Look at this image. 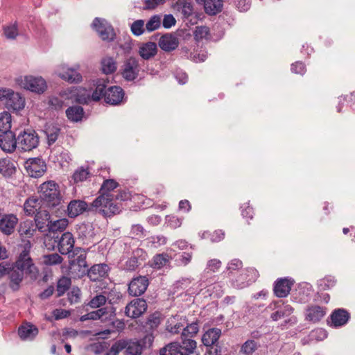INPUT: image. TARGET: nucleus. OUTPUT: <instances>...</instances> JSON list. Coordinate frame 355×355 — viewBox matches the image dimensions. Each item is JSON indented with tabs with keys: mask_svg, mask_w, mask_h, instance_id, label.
I'll return each instance as SVG.
<instances>
[{
	"mask_svg": "<svg viewBox=\"0 0 355 355\" xmlns=\"http://www.w3.org/2000/svg\"><path fill=\"white\" fill-rule=\"evenodd\" d=\"M119 187V183L113 179L103 181L100 190V195L91 203V209L104 217H111L119 214L121 207L114 202V195L111 191Z\"/></svg>",
	"mask_w": 355,
	"mask_h": 355,
	"instance_id": "obj_1",
	"label": "nucleus"
},
{
	"mask_svg": "<svg viewBox=\"0 0 355 355\" xmlns=\"http://www.w3.org/2000/svg\"><path fill=\"white\" fill-rule=\"evenodd\" d=\"M40 200L49 208H55L61 205L62 196L59 185L54 181H48L40 185Z\"/></svg>",
	"mask_w": 355,
	"mask_h": 355,
	"instance_id": "obj_2",
	"label": "nucleus"
},
{
	"mask_svg": "<svg viewBox=\"0 0 355 355\" xmlns=\"http://www.w3.org/2000/svg\"><path fill=\"white\" fill-rule=\"evenodd\" d=\"M26 245L28 246V249L25 247L20 252L16 261L12 264L25 272L32 279H35L38 275V270L30 256V241H27Z\"/></svg>",
	"mask_w": 355,
	"mask_h": 355,
	"instance_id": "obj_3",
	"label": "nucleus"
},
{
	"mask_svg": "<svg viewBox=\"0 0 355 355\" xmlns=\"http://www.w3.org/2000/svg\"><path fill=\"white\" fill-rule=\"evenodd\" d=\"M17 82L24 89L37 94L44 93L47 88L45 80L41 76L19 77L17 79Z\"/></svg>",
	"mask_w": 355,
	"mask_h": 355,
	"instance_id": "obj_4",
	"label": "nucleus"
},
{
	"mask_svg": "<svg viewBox=\"0 0 355 355\" xmlns=\"http://www.w3.org/2000/svg\"><path fill=\"white\" fill-rule=\"evenodd\" d=\"M17 148L20 151H31L37 147L39 137L33 130H24L17 137Z\"/></svg>",
	"mask_w": 355,
	"mask_h": 355,
	"instance_id": "obj_5",
	"label": "nucleus"
},
{
	"mask_svg": "<svg viewBox=\"0 0 355 355\" xmlns=\"http://www.w3.org/2000/svg\"><path fill=\"white\" fill-rule=\"evenodd\" d=\"M92 25L102 40L110 42L115 39L114 28L105 19L96 17Z\"/></svg>",
	"mask_w": 355,
	"mask_h": 355,
	"instance_id": "obj_6",
	"label": "nucleus"
},
{
	"mask_svg": "<svg viewBox=\"0 0 355 355\" xmlns=\"http://www.w3.org/2000/svg\"><path fill=\"white\" fill-rule=\"evenodd\" d=\"M148 305L143 298H135L131 300L125 307L124 314L132 319L141 316L147 310Z\"/></svg>",
	"mask_w": 355,
	"mask_h": 355,
	"instance_id": "obj_7",
	"label": "nucleus"
},
{
	"mask_svg": "<svg viewBox=\"0 0 355 355\" xmlns=\"http://www.w3.org/2000/svg\"><path fill=\"white\" fill-rule=\"evenodd\" d=\"M94 90L90 95L88 94L87 96L83 95H78L77 100L80 103H87L90 99L94 101H99L104 98V94L106 92L107 82L105 79H97L94 80Z\"/></svg>",
	"mask_w": 355,
	"mask_h": 355,
	"instance_id": "obj_8",
	"label": "nucleus"
},
{
	"mask_svg": "<svg viewBox=\"0 0 355 355\" xmlns=\"http://www.w3.org/2000/svg\"><path fill=\"white\" fill-rule=\"evenodd\" d=\"M139 71L140 64L138 59L130 57L124 61L121 75L125 80H135L138 77Z\"/></svg>",
	"mask_w": 355,
	"mask_h": 355,
	"instance_id": "obj_9",
	"label": "nucleus"
},
{
	"mask_svg": "<svg viewBox=\"0 0 355 355\" xmlns=\"http://www.w3.org/2000/svg\"><path fill=\"white\" fill-rule=\"evenodd\" d=\"M54 240L57 243L58 251L62 254H69V257H71L73 250L76 248H74L75 240L73 234L69 232H66L62 234L60 237L56 236Z\"/></svg>",
	"mask_w": 355,
	"mask_h": 355,
	"instance_id": "obj_10",
	"label": "nucleus"
},
{
	"mask_svg": "<svg viewBox=\"0 0 355 355\" xmlns=\"http://www.w3.org/2000/svg\"><path fill=\"white\" fill-rule=\"evenodd\" d=\"M55 73L61 79L69 83H79L82 81V75L74 68L68 67L65 64L58 67Z\"/></svg>",
	"mask_w": 355,
	"mask_h": 355,
	"instance_id": "obj_11",
	"label": "nucleus"
},
{
	"mask_svg": "<svg viewBox=\"0 0 355 355\" xmlns=\"http://www.w3.org/2000/svg\"><path fill=\"white\" fill-rule=\"evenodd\" d=\"M76 256L77 257L71 261V265L73 268H78V277H81L86 275V271L88 268V265L86 261L87 254L83 249L77 247L73 250L71 257H74Z\"/></svg>",
	"mask_w": 355,
	"mask_h": 355,
	"instance_id": "obj_12",
	"label": "nucleus"
},
{
	"mask_svg": "<svg viewBox=\"0 0 355 355\" xmlns=\"http://www.w3.org/2000/svg\"><path fill=\"white\" fill-rule=\"evenodd\" d=\"M25 168L28 175L33 178L42 176L46 170L44 161L40 158H30L25 162Z\"/></svg>",
	"mask_w": 355,
	"mask_h": 355,
	"instance_id": "obj_13",
	"label": "nucleus"
},
{
	"mask_svg": "<svg viewBox=\"0 0 355 355\" xmlns=\"http://www.w3.org/2000/svg\"><path fill=\"white\" fill-rule=\"evenodd\" d=\"M148 279L145 276L135 277L128 284V293L132 296H140L148 286Z\"/></svg>",
	"mask_w": 355,
	"mask_h": 355,
	"instance_id": "obj_14",
	"label": "nucleus"
},
{
	"mask_svg": "<svg viewBox=\"0 0 355 355\" xmlns=\"http://www.w3.org/2000/svg\"><path fill=\"white\" fill-rule=\"evenodd\" d=\"M0 148L6 153H12L17 148V138L12 131H6L0 135Z\"/></svg>",
	"mask_w": 355,
	"mask_h": 355,
	"instance_id": "obj_15",
	"label": "nucleus"
},
{
	"mask_svg": "<svg viewBox=\"0 0 355 355\" xmlns=\"http://www.w3.org/2000/svg\"><path fill=\"white\" fill-rule=\"evenodd\" d=\"M90 207L91 204L88 205L87 203L83 200H73L67 206V215L70 218H76L86 211L95 212V211L91 209Z\"/></svg>",
	"mask_w": 355,
	"mask_h": 355,
	"instance_id": "obj_16",
	"label": "nucleus"
},
{
	"mask_svg": "<svg viewBox=\"0 0 355 355\" xmlns=\"http://www.w3.org/2000/svg\"><path fill=\"white\" fill-rule=\"evenodd\" d=\"M124 97L123 89L119 86L110 87L104 94V101L110 105H119Z\"/></svg>",
	"mask_w": 355,
	"mask_h": 355,
	"instance_id": "obj_17",
	"label": "nucleus"
},
{
	"mask_svg": "<svg viewBox=\"0 0 355 355\" xmlns=\"http://www.w3.org/2000/svg\"><path fill=\"white\" fill-rule=\"evenodd\" d=\"M25 273L26 272L22 271L20 268L11 264L8 276L9 279V286L12 291H16L19 290Z\"/></svg>",
	"mask_w": 355,
	"mask_h": 355,
	"instance_id": "obj_18",
	"label": "nucleus"
},
{
	"mask_svg": "<svg viewBox=\"0 0 355 355\" xmlns=\"http://www.w3.org/2000/svg\"><path fill=\"white\" fill-rule=\"evenodd\" d=\"M18 223V218L14 214H4L0 220V230L6 235L12 234Z\"/></svg>",
	"mask_w": 355,
	"mask_h": 355,
	"instance_id": "obj_19",
	"label": "nucleus"
},
{
	"mask_svg": "<svg viewBox=\"0 0 355 355\" xmlns=\"http://www.w3.org/2000/svg\"><path fill=\"white\" fill-rule=\"evenodd\" d=\"M293 285V282L288 278H280L277 279L274 286V293L277 297H286Z\"/></svg>",
	"mask_w": 355,
	"mask_h": 355,
	"instance_id": "obj_20",
	"label": "nucleus"
},
{
	"mask_svg": "<svg viewBox=\"0 0 355 355\" xmlns=\"http://www.w3.org/2000/svg\"><path fill=\"white\" fill-rule=\"evenodd\" d=\"M109 266L105 263L95 264L90 269H87L86 274L92 282L99 281L107 275Z\"/></svg>",
	"mask_w": 355,
	"mask_h": 355,
	"instance_id": "obj_21",
	"label": "nucleus"
},
{
	"mask_svg": "<svg viewBox=\"0 0 355 355\" xmlns=\"http://www.w3.org/2000/svg\"><path fill=\"white\" fill-rule=\"evenodd\" d=\"M159 46L166 52L176 49L179 45L178 38L173 33L163 35L159 40Z\"/></svg>",
	"mask_w": 355,
	"mask_h": 355,
	"instance_id": "obj_22",
	"label": "nucleus"
},
{
	"mask_svg": "<svg viewBox=\"0 0 355 355\" xmlns=\"http://www.w3.org/2000/svg\"><path fill=\"white\" fill-rule=\"evenodd\" d=\"M327 309L318 305H311L306 308L305 319L313 323L319 322L326 315Z\"/></svg>",
	"mask_w": 355,
	"mask_h": 355,
	"instance_id": "obj_23",
	"label": "nucleus"
},
{
	"mask_svg": "<svg viewBox=\"0 0 355 355\" xmlns=\"http://www.w3.org/2000/svg\"><path fill=\"white\" fill-rule=\"evenodd\" d=\"M38 333V328L30 322L21 324L18 329V334L23 340H33Z\"/></svg>",
	"mask_w": 355,
	"mask_h": 355,
	"instance_id": "obj_24",
	"label": "nucleus"
},
{
	"mask_svg": "<svg viewBox=\"0 0 355 355\" xmlns=\"http://www.w3.org/2000/svg\"><path fill=\"white\" fill-rule=\"evenodd\" d=\"M6 103L8 109L19 111L24 107L25 100L19 93L10 89V94L8 95Z\"/></svg>",
	"mask_w": 355,
	"mask_h": 355,
	"instance_id": "obj_25",
	"label": "nucleus"
},
{
	"mask_svg": "<svg viewBox=\"0 0 355 355\" xmlns=\"http://www.w3.org/2000/svg\"><path fill=\"white\" fill-rule=\"evenodd\" d=\"M349 318L350 314L345 309H336L331 314V326L334 327L343 326L347 324Z\"/></svg>",
	"mask_w": 355,
	"mask_h": 355,
	"instance_id": "obj_26",
	"label": "nucleus"
},
{
	"mask_svg": "<svg viewBox=\"0 0 355 355\" xmlns=\"http://www.w3.org/2000/svg\"><path fill=\"white\" fill-rule=\"evenodd\" d=\"M51 216L46 210H40L35 215L34 223L40 232H44L49 227Z\"/></svg>",
	"mask_w": 355,
	"mask_h": 355,
	"instance_id": "obj_27",
	"label": "nucleus"
},
{
	"mask_svg": "<svg viewBox=\"0 0 355 355\" xmlns=\"http://www.w3.org/2000/svg\"><path fill=\"white\" fill-rule=\"evenodd\" d=\"M37 230V225L32 220H26L19 223L18 232L21 237L31 238Z\"/></svg>",
	"mask_w": 355,
	"mask_h": 355,
	"instance_id": "obj_28",
	"label": "nucleus"
},
{
	"mask_svg": "<svg viewBox=\"0 0 355 355\" xmlns=\"http://www.w3.org/2000/svg\"><path fill=\"white\" fill-rule=\"evenodd\" d=\"M220 336L221 330L220 329L211 328L203 334L202 342L205 346L211 347L217 343Z\"/></svg>",
	"mask_w": 355,
	"mask_h": 355,
	"instance_id": "obj_29",
	"label": "nucleus"
},
{
	"mask_svg": "<svg viewBox=\"0 0 355 355\" xmlns=\"http://www.w3.org/2000/svg\"><path fill=\"white\" fill-rule=\"evenodd\" d=\"M157 51V44L153 42H148L139 46V54L143 59L149 60L156 55Z\"/></svg>",
	"mask_w": 355,
	"mask_h": 355,
	"instance_id": "obj_30",
	"label": "nucleus"
},
{
	"mask_svg": "<svg viewBox=\"0 0 355 355\" xmlns=\"http://www.w3.org/2000/svg\"><path fill=\"white\" fill-rule=\"evenodd\" d=\"M202 3L204 5L205 12L209 15H215L223 8L222 0H204Z\"/></svg>",
	"mask_w": 355,
	"mask_h": 355,
	"instance_id": "obj_31",
	"label": "nucleus"
},
{
	"mask_svg": "<svg viewBox=\"0 0 355 355\" xmlns=\"http://www.w3.org/2000/svg\"><path fill=\"white\" fill-rule=\"evenodd\" d=\"M145 252L141 248H137L132 252V256L125 262L123 269L128 271L135 270L140 264L139 257H141Z\"/></svg>",
	"mask_w": 355,
	"mask_h": 355,
	"instance_id": "obj_32",
	"label": "nucleus"
},
{
	"mask_svg": "<svg viewBox=\"0 0 355 355\" xmlns=\"http://www.w3.org/2000/svg\"><path fill=\"white\" fill-rule=\"evenodd\" d=\"M69 221L67 218L58 219L55 221H51V223H49L47 230L49 231L50 236L55 239L56 237L55 236V234L57 232H63L67 227Z\"/></svg>",
	"mask_w": 355,
	"mask_h": 355,
	"instance_id": "obj_33",
	"label": "nucleus"
},
{
	"mask_svg": "<svg viewBox=\"0 0 355 355\" xmlns=\"http://www.w3.org/2000/svg\"><path fill=\"white\" fill-rule=\"evenodd\" d=\"M99 320L102 322H110L116 318V308L113 306H106L98 309Z\"/></svg>",
	"mask_w": 355,
	"mask_h": 355,
	"instance_id": "obj_34",
	"label": "nucleus"
},
{
	"mask_svg": "<svg viewBox=\"0 0 355 355\" xmlns=\"http://www.w3.org/2000/svg\"><path fill=\"white\" fill-rule=\"evenodd\" d=\"M159 355H184L180 343H171L159 350Z\"/></svg>",
	"mask_w": 355,
	"mask_h": 355,
	"instance_id": "obj_35",
	"label": "nucleus"
},
{
	"mask_svg": "<svg viewBox=\"0 0 355 355\" xmlns=\"http://www.w3.org/2000/svg\"><path fill=\"white\" fill-rule=\"evenodd\" d=\"M16 171L13 162L9 159H0V173L4 177H10Z\"/></svg>",
	"mask_w": 355,
	"mask_h": 355,
	"instance_id": "obj_36",
	"label": "nucleus"
},
{
	"mask_svg": "<svg viewBox=\"0 0 355 355\" xmlns=\"http://www.w3.org/2000/svg\"><path fill=\"white\" fill-rule=\"evenodd\" d=\"M66 115L71 121L78 122L83 117L84 110L79 105L71 106L66 110Z\"/></svg>",
	"mask_w": 355,
	"mask_h": 355,
	"instance_id": "obj_37",
	"label": "nucleus"
},
{
	"mask_svg": "<svg viewBox=\"0 0 355 355\" xmlns=\"http://www.w3.org/2000/svg\"><path fill=\"white\" fill-rule=\"evenodd\" d=\"M60 129L55 125L47 124L45 126L44 132L46 135L48 143L51 145L58 139Z\"/></svg>",
	"mask_w": 355,
	"mask_h": 355,
	"instance_id": "obj_38",
	"label": "nucleus"
},
{
	"mask_svg": "<svg viewBox=\"0 0 355 355\" xmlns=\"http://www.w3.org/2000/svg\"><path fill=\"white\" fill-rule=\"evenodd\" d=\"M294 309L291 305L286 304L278 309L277 311L272 313L270 315V318L273 321H277L281 318L291 315Z\"/></svg>",
	"mask_w": 355,
	"mask_h": 355,
	"instance_id": "obj_39",
	"label": "nucleus"
},
{
	"mask_svg": "<svg viewBox=\"0 0 355 355\" xmlns=\"http://www.w3.org/2000/svg\"><path fill=\"white\" fill-rule=\"evenodd\" d=\"M169 261V256L167 254H158L153 257L150 266L155 269H160Z\"/></svg>",
	"mask_w": 355,
	"mask_h": 355,
	"instance_id": "obj_40",
	"label": "nucleus"
},
{
	"mask_svg": "<svg viewBox=\"0 0 355 355\" xmlns=\"http://www.w3.org/2000/svg\"><path fill=\"white\" fill-rule=\"evenodd\" d=\"M182 352L184 355H189L193 354L196 348V342L189 337H182V343L180 344Z\"/></svg>",
	"mask_w": 355,
	"mask_h": 355,
	"instance_id": "obj_41",
	"label": "nucleus"
},
{
	"mask_svg": "<svg viewBox=\"0 0 355 355\" xmlns=\"http://www.w3.org/2000/svg\"><path fill=\"white\" fill-rule=\"evenodd\" d=\"M259 345L254 340H246L241 347L240 353L244 355H252L258 349Z\"/></svg>",
	"mask_w": 355,
	"mask_h": 355,
	"instance_id": "obj_42",
	"label": "nucleus"
},
{
	"mask_svg": "<svg viewBox=\"0 0 355 355\" xmlns=\"http://www.w3.org/2000/svg\"><path fill=\"white\" fill-rule=\"evenodd\" d=\"M102 70L105 74H110L116 70V62L113 58L106 57L101 61Z\"/></svg>",
	"mask_w": 355,
	"mask_h": 355,
	"instance_id": "obj_43",
	"label": "nucleus"
},
{
	"mask_svg": "<svg viewBox=\"0 0 355 355\" xmlns=\"http://www.w3.org/2000/svg\"><path fill=\"white\" fill-rule=\"evenodd\" d=\"M71 284V279L62 276L60 278L57 283V297H60L69 288Z\"/></svg>",
	"mask_w": 355,
	"mask_h": 355,
	"instance_id": "obj_44",
	"label": "nucleus"
},
{
	"mask_svg": "<svg viewBox=\"0 0 355 355\" xmlns=\"http://www.w3.org/2000/svg\"><path fill=\"white\" fill-rule=\"evenodd\" d=\"M143 351V345L139 341L127 343L125 355H141Z\"/></svg>",
	"mask_w": 355,
	"mask_h": 355,
	"instance_id": "obj_45",
	"label": "nucleus"
},
{
	"mask_svg": "<svg viewBox=\"0 0 355 355\" xmlns=\"http://www.w3.org/2000/svg\"><path fill=\"white\" fill-rule=\"evenodd\" d=\"M90 172L87 168L83 166L78 168L73 174L72 178L75 183H78L87 180L90 177Z\"/></svg>",
	"mask_w": 355,
	"mask_h": 355,
	"instance_id": "obj_46",
	"label": "nucleus"
},
{
	"mask_svg": "<svg viewBox=\"0 0 355 355\" xmlns=\"http://www.w3.org/2000/svg\"><path fill=\"white\" fill-rule=\"evenodd\" d=\"M11 128V115L8 112H3L0 114V132H6L10 131Z\"/></svg>",
	"mask_w": 355,
	"mask_h": 355,
	"instance_id": "obj_47",
	"label": "nucleus"
},
{
	"mask_svg": "<svg viewBox=\"0 0 355 355\" xmlns=\"http://www.w3.org/2000/svg\"><path fill=\"white\" fill-rule=\"evenodd\" d=\"M107 298L103 294H98L93 297L87 305L92 309H99L105 304Z\"/></svg>",
	"mask_w": 355,
	"mask_h": 355,
	"instance_id": "obj_48",
	"label": "nucleus"
},
{
	"mask_svg": "<svg viewBox=\"0 0 355 355\" xmlns=\"http://www.w3.org/2000/svg\"><path fill=\"white\" fill-rule=\"evenodd\" d=\"M38 200L35 198H28L24 203V211L29 215H35L37 211Z\"/></svg>",
	"mask_w": 355,
	"mask_h": 355,
	"instance_id": "obj_49",
	"label": "nucleus"
},
{
	"mask_svg": "<svg viewBox=\"0 0 355 355\" xmlns=\"http://www.w3.org/2000/svg\"><path fill=\"white\" fill-rule=\"evenodd\" d=\"M63 258L58 253H52L43 256V263L46 266H54L62 262Z\"/></svg>",
	"mask_w": 355,
	"mask_h": 355,
	"instance_id": "obj_50",
	"label": "nucleus"
},
{
	"mask_svg": "<svg viewBox=\"0 0 355 355\" xmlns=\"http://www.w3.org/2000/svg\"><path fill=\"white\" fill-rule=\"evenodd\" d=\"M336 284V279L334 277L328 276L318 281V285L320 291L331 289Z\"/></svg>",
	"mask_w": 355,
	"mask_h": 355,
	"instance_id": "obj_51",
	"label": "nucleus"
},
{
	"mask_svg": "<svg viewBox=\"0 0 355 355\" xmlns=\"http://www.w3.org/2000/svg\"><path fill=\"white\" fill-rule=\"evenodd\" d=\"M193 35L196 41L207 39L209 35V28L206 26H198L196 27Z\"/></svg>",
	"mask_w": 355,
	"mask_h": 355,
	"instance_id": "obj_52",
	"label": "nucleus"
},
{
	"mask_svg": "<svg viewBox=\"0 0 355 355\" xmlns=\"http://www.w3.org/2000/svg\"><path fill=\"white\" fill-rule=\"evenodd\" d=\"M130 236L132 239H139L146 236V230L139 224L133 225L130 232Z\"/></svg>",
	"mask_w": 355,
	"mask_h": 355,
	"instance_id": "obj_53",
	"label": "nucleus"
},
{
	"mask_svg": "<svg viewBox=\"0 0 355 355\" xmlns=\"http://www.w3.org/2000/svg\"><path fill=\"white\" fill-rule=\"evenodd\" d=\"M198 330L199 328L198 322H192L183 329L182 337L187 336L189 338H192L198 332Z\"/></svg>",
	"mask_w": 355,
	"mask_h": 355,
	"instance_id": "obj_54",
	"label": "nucleus"
},
{
	"mask_svg": "<svg viewBox=\"0 0 355 355\" xmlns=\"http://www.w3.org/2000/svg\"><path fill=\"white\" fill-rule=\"evenodd\" d=\"M161 24V18L159 15L152 16L146 24V29L148 32H152L157 29Z\"/></svg>",
	"mask_w": 355,
	"mask_h": 355,
	"instance_id": "obj_55",
	"label": "nucleus"
},
{
	"mask_svg": "<svg viewBox=\"0 0 355 355\" xmlns=\"http://www.w3.org/2000/svg\"><path fill=\"white\" fill-rule=\"evenodd\" d=\"M144 21L138 19L135 21L131 25V31L133 35L139 36L145 32Z\"/></svg>",
	"mask_w": 355,
	"mask_h": 355,
	"instance_id": "obj_56",
	"label": "nucleus"
},
{
	"mask_svg": "<svg viewBox=\"0 0 355 355\" xmlns=\"http://www.w3.org/2000/svg\"><path fill=\"white\" fill-rule=\"evenodd\" d=\"M222 263L219 259H213L207 261L205 271L209 272H216L221 267Z\"/></svg>",
	"mask_w": 355,
	"mask_h": 355,
	"instance_id": "obj_57",
	"label": "nucleus"
},
{
	"mask_svg": "<svg viewBox=\"0 0 355 355\" xmlns=\"http://www.w3.org/2000/svg\"><path fill=\"white\" fill-rule=\"evenodd\" d=\"M160 324V318L158 313L150 314L146 321L147 326L152 330L156 329Z\"/></svg>",
	"mask_w": 355,
	"mask_h": 355,
	"instance_id": "obj_58",
	"label": "nucleus"
},
{
	"mask_svg": "<svg viewBox=\"0 0 355 355\" xmlns=\"http://www.w3.org/2000/svg\"><path fill=\"white\" fill-rule=\"evenodd\" d=\"M152 247L158 248L166 243V238L163 235L153 236L148 239Z\"/></svg>",
	"mask_w": 355,
	"mask_h": 355,
	"instance_id": "obj_59",
	"label": "nucleus"
},
{
	"mask_svg": "<svg viewBox=\"0 0 355 355\" xmlns=\"http://www.w3.org/2000/svg\"><path fill=\"white\" fill-rule=\"evenodd\" d=\"M81 295V291L78 287H73L67 293L68 300L70 304H75L80 301Z\"/></svg>",
	"mask_w": 355,
	"mask_h": 355,
	"instance_id": "obj_60",
	"label": "nucleus"
},
{
	"mask_svg": "<svg viewBox=\"0 0 355 355\" xmlns=\"http://www.w3.org/2000/svg\"><path fill=\"white\" fill-rule=\"evenodd\" d=\"M127 346V342L123 340H119L112 345L110 349V353L113 355H118L119 353L123 349H125Z\"/></svg>",
	"mask_w": 355,
	"mask_h": 355,
	"instance_id": "obj_61",
	"label": "nucleus"
},
{
	"mask_svg": "<svg viewBox=\"0 0 355 355\" xmlns=\"http://www.w3.org/2000/svg\"><path fill=\"white\" fill-rule=\"evenodd\" d=\"M291 70L292 72L300 75H304L306 71V67L302 62H296L292 64Z\"/></svg>",
	"mask_w": 355,
	"mask_h": 355,
	"instance_id": "obj_62",
	"label": "nucleus"
},
{
	"mask_svg": "<svg viewBox=\"0 0 355 355\" xmlns=\"http://www.w3.org/2000/svg\"><path fill=\"white\" fill-rule=\"evenodd\" d=\"M193 11V6L191 3L184 2L181 8V13L183 17L188 18L192 15Z\"/></svg>",
	"mask_w": 355,
	"mask_h": 355,
	"instance_id": "obj_63",
	"label": "nucleus"
},
{
	"mask_svg": "<svg viewBox=\"0 0 355 355\" xmlns=\"http://www.w3.org/2000/svg\"><path fill=\"white\" fill-rule=\"evenodd\" d=\"M4 34L8 39H15L18 35L16 25L7 26L4 28Z\"/></svg>",
	"mask_w": 355,
	"mask_h": 355,
	"instance_id": "obj_64",
	"label": "nucleus"
}]
</instances>
